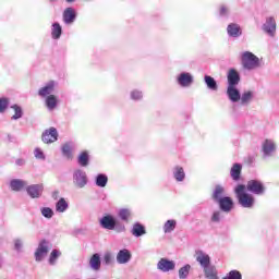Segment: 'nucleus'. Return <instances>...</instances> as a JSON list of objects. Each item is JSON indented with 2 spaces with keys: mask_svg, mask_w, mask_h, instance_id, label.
I'll return each mask as SVG.
<instances>
[{
  "mask_svg": "<svg viewBox=\"0 0 279 279\" xmlns=\"http://www.w3.org/2000/svg\"><path fill=\"white\" fill-rule=\"evenodd\" d=\"M211 221L214 223H219V221H221V211H214L211 216Z\"/></svg>",
  "mask_w": 279,
  "mask_h": 279,
  "instance_id": "48",
  "label": "nucleus"
},
{
  "mask_svg": "<svg viewBox=\"0 0 279 279\" xmlns=\"http://www.w3.org/2000/svg\"><path fill=\"white\" fill-rule=\"evenodd\" d=\"M46 106L48 110H56L58 108V98L56 95H50L46 97Z\"/></svg>",
  "mask_w": 279,
  "mask_h": 279,
  "instance_id": "33",
  "label": "nucleus"
},
{
  "mask_svg": "<svg viewBox=\"0 0 279 279\" xmlns=\"http://www.w3.org/2000/svg\"><path fill=\"white\" fill-rule=\"evenodd\" d=\"M193 82H195V78L193 77V74L189 72H181L177 76V83L179 86H181V88H189Z\"/></svg>",
  "mask_w": 279,
  "mask_h": 279,
  "instance_id": "7",
  "label": "nucleus"
},
{
  "mask_svg": "<svg viewBox=\"0 0 279 279\" xmlns=\"http://www.w3.org/2000/svg\"><path fill=\"white\" fill-rule=\"evenodd\" d=\"M219 16L220 19H230V7L226 4L220 5Z\"/></svg>",
  "mask_w": 279,
  "mask_h": 279,
  "instance_id": "43",
  "label": "nucleus"
},
{
  "mask_svg": "<svg viewBox=\"0 0 279 279\" xmlns=\"http://www.w3.org/2000/svg\"><path fill=\"white\" fill-rule=\"evenodd\" d=\"M241 82V74L236 69L232 68L227 73V86H239Z\"/></svg>",
  "mask_w": 279,
  "mask_h": 279,
  "instance_id": "12",
  "label": "nucleus"
},
{
  "mask_svg": "<svg viewBox=\"0 0 279 279\" xmlns=\"http://www.w3.org/2000/svg\"><path fill=\"white\" fill-rule=\"evenodd\" d=\"M254 100V92L246 90L242 95H240V104L241 106H250Z\"/></svg>",
  "mask_w": 279,
  "mask_h": 279,
  "instance_id": "26",
  "label": "nucleus"
},
{
  "mask_svg": "<svg viewBox=\"0 0 279 279\" xmlns=\"http://www.w3.org/2000/svg\"><path fill=\"white\" fill-rule=\"evenodd\" d=\"M60 256H62V252L58 248H53L50 253L48 263L49 265H56V263H58V258H60Z\"/></svg>",
  "mask_w": 279,
  "mask_h": 279,
  "instance_id": "37",
  "label": "nucleus"
},
{
  "mask_svg": "<svg viewBox=\"0 0 279 279\" xmlns=\"http://www.w3.org/2000/svg\"><path fill=\"white\" fill-rule=\"evenodd\" d=\"M189 274H191V264H185L179 269V279L189 278Z\"/></svg>",
  "mask_w": 279,
  "mask_h": 279,
  "instance_id": "39",
  "label": "nucleus"
},
{
  "mask_svg": "<svg viewBox=\"0 0 279 279\" xmlns=\"http://www.w3.org/2000/svg\"><path fill=\"white\" fill-rule=\"evenodd\" d=\"M11 109L14 110V114L11 117L12 121H19V119H23V108L19 105H12Z\"/></svg>",
  "mask_w": 279,
  "mask_h": 279,
  "instance_id": "35",
  "label": "nucleus"
},
{
  "mask_svg": "<svg viewBox=\"0 0 279 279\" xmlns=\"http://www.w3.org/2000/svg\"><path fill=\"white\" fill-rule=\"evenodd\" d=\"M222 279H243V275H241V271L239 270H231Z\"/></svg>",
  "mask_w": 279,
  "mask_h": 279,
  "instance_id": "45",
  "label": "nucleus"
},
{
  "mask_svg": "<svg viewBox=\"0 0 279 279\" xmlns=\"http://www.w3.org/2000/svg\"><path fill=\"white\" fill-rule=\"evenodd\" d=\"M15 165H16L17 167H23V166H25V159H23V158L16 159V160H15Z\"/></svg>",
  "mask_w": 279,
  "mask_h": 279,
  "instance_id": "50",
  "label": "nucleus"
},
{
  "mask_svg": "<svg viewBox=\"0 0 279 279\" xmlns=\"http://www.w3.org/2000/svg\"><path fill=\"white\" fill-rule=\"evenodd\" d=\"M195 259H196V263L199 264L202 269L209 267L211 265L210 255H208L206 252L202 250L195 251Z\"/></svg>",
  "mask_w": 279,
  "mask_h": 279,
  "instance_id": "10",
  "label": "nucleus"
},
{
  "mask_svg": "<svg viewBox=\"0 0 279 279\" xmlns=\"http://www.w3.org/2000/svg\"><path fill=\"white\" fill-rule=\"evenodd\" d=\"M43 191H45L43 184L26 185V193L32 199H39V197H43Z\"/></svg>",
  "mask_w": 279,
  "mask_h": 279,
  "instance_id": "8",
  "label": "nucleus"
},
{
  "mask_svg": "<svg viewBox=\"0 0 279 279\" xmlns=\"http://www.w3.org/2000/svg\"><path fill=\"white\" fill-rule=\"evenodd\" d=\"M66 210H69V203L66 202V199L60 198L56 203V211L57 213H66Z\"/></svg>",
  "mask_w": 279,
  "mask_h": 279,
  "instance_id": "36",
  "label": "nucleus"
},
{
  "mask_svg": "<svg viewBox=\"0 0 279 279\" xmlns=\"http://www.w3.org/2000/svg\"><path fill=\"white\" fill-rule=\"evenodd\" d=\"M227 34L229 38H240V36H243V31L241 29V25L236 23H230L227 26Z\"/></svg>",
  "mask_w": 279,
  "mask_h": 279,
  "instance_id": "18",
  "label": "nucleus"
},
{
  "mask_svg": "<svg viewBox=\"0 0 279 279\" xmlns=\"http://www.w3.org/2000/svg\"><path fill=\"white\" fill-rule=\"evenodd\" d=\"M131 234L136 239L147 234V230L141 222H135L131 229Z\"/></svg>",
  "mask_w": 279,
  "mask_h": 279,
  "instance_id": "23",
  "label": "nucleus"
},
{
  "mask_svg": "<svg viewBox=\"0 0 279 279\" xmlns=\"http://www.w3.org/2000/svg\"><path fill=\"white\" fill-rule=\"evenodd\" d=\"M99 226L104 230H113L118 234L125 232V225L118 221L117 218L110 214H107L99 219Z\"/></svg>",
  "mask_w": 279,
  "mask_h": 279,
  "instance_id": "1",
  "label": "nucleus"
},
{
  "mask_svg": "<svg viewBox=\"0 0 279 279\" xmlns=\"http://www.w3.org/2000/svg\"><path fill=\"white\" fill-rule=\"evenodd\" d=\"M223 197H226V189L221 185H216L211 194V199L218 204Z\"/></svg>",
  "mask_w": 279,
  "mask_h": 279,
  "instance_id": "22",
  "label": "nucleus"
},
{
  "mask_svg": "<svg viewBox=\"0 0 279 279\" xmlns=\"http://www.w3.org/2000/svg\"><path fill=\"white\" fill-rule=\"evenodd\" d=\"M241 62L243 69L246 71H254L260 66V59L251 51H244L241 54Z\"/></svg>",
  "mask_w": 279,
  "mask_h": 279,
  "instance_id": "3",
  "label": "nucleus"
},
{
  "mask_svg": "<svg viewBox=\"0 0 279 279\" xmlns=\"http://www.w3.org/2000/svg\"><path fill=\"white\" fill-rule=\"evenodd\" d=\"M243 166L241 163H234L230 170V175L234 182H239L241 180V171Z\"/></svg>",
  "mask_w": 279,
  "mask_h": 279,
  "instance_id": "29",
  "label": "nucleus"
},
{
  "mask_svg": "<svg viewBox=\"0 0 279 279\" xmlns=\"http://www.w3.org/2000/svg\"><path fill=\"white\" fill-rule=\"evenodd\" d=\"M41 141L46 143V145L56 143V141H58V129L52 126L46 130L41 135Z\"/></svg>",
  "mask_w": 279,
  "mask_h": 279,
  "instance_id": "9",
  "label": "nucleus"
},
{
  "mask_svg": "<svg viewBox=\"0 0 279 279\" xmlns=\"http://www.w3.org/2000/svg\"><path fill=\"white\" fill-rule=\"evenodd\" d=\"M34 156L37 160H46V156L45 153L43 151V149L40 148H35L34 150Z\"/></svg>",
  "mask_w": 279,
  "mask_h": 279,
  "instance_id": "47",
  "label": "nucleus"
},
{
  "mask_svg": "<svg viewBox=\"0 0 279 279\" xmlns=\"http://www.w3.org/2000/svg\"><path fill=\"white\" fill-rule=\"evenodd\" d=\"M143 90L141 89H132L130 92V98L132 101H141V99H143Z\"/></svg>",
  "mask_w": 279,
  "mask_h": 279,
  "instance_id": "41",
  "label": "nucleus"
},
{
  "mask_svg": "<svg viewBox=\"0 0 279 279\" xmlns=\"http://www.w3.org/2000/svg\"><path fill=\"white\" fill-rule=\"evenodd\" d=\"M14 247L16 252H21L23 250V241L21 239L14 240Z\"/></svg>",
  "mask_w": 279,
  "mask_h": 279,
  "instance_id": "49",
  "label": "nucleus"
},
{
  "mask_svg": "<svg viewBox=\"0 0 279 279\" xmlns=\"http://www.w3.org/2000/svg\"><path fill=\"white\" fill-rule=\"evenodd\" d=\"M72 182L76 189H84L88 184V174L83 169H75L72 173Z\"/></svg>",
  "mask_w": 279,
  "mask_h": 279,
  "instance_id": "4",
  "label": "nucleus"
},
{
  "mask_svg": "<svg viewBox=\"0 0 279 279\" xmlns=\"http://www.w3.org/2000/svg\"><path fill=\"white\" fill-rule=\"evenodd\" d=\"M77 19V12L75 9L69 7L63 11V23L65 25H73Z\"/></svg>",
  "mask_w": 279,
  "mask_h": 279,
  "instance_id": "16",
  "label": "nucleus"
},
{
  "mask_svg": "<svg viewBox=\"0 0 279 279\" xmlns=\"http://www.w3.org/2000/svg\"><path fill=\"white\" fill-rule=\"evenodd\" d=\"M56 86H58V83L56 81H49L45 84L44 87L38 89V96L39 97H49L50 95H53V92L56 90Z\"/></svg>",
  "mask_w": 279,
  "mask_h": 279,
  "instance_id": "13",
  "label": "nucleus"
},
{
  "mask_svg": "<svg viewBox=\"0 0 279 279\" xmlns=\"http://www.w3.org/2000/svg\"><path fill=\"white\" fill-rule=\"evenodd\" d=\"M234 193L236 195L238 203L242 208H254L256 198H254V195L247 193L245 185L238 184L234 189Z\"/></svg>",
  "mask_w": 279,
  "mask_h": 279,
  "instance_id": "2",
  "label": "nucleus"
},
{
  "mask_svg": "<svg viewBox=\"0 0 279 279\" xmlns=\"http://www.w3.org/2000/svg\"><path fill=\"white\" fill-rule=\"evenodd\" d=\"M118 217L122 220V221H128V219H130L132 217V210L128 209V208H122L118 211Z\"/></svg>",
  "mask_w": 279,
  "mask_h": 279,
  "instance_id": "40",
  "label": "nucleus"
},
{
  "mask_svg": "<svg viewBox=\"0 0 279 279\" xmlns=\"http://www.w3.org/2000/svg\"><path fill=\"white\" fill-rule=\"evenodd\" d=\"M262 28L266 34H268V36H275L276 35V20H274V17H268Z\"/></svg>",
  "mask_w": 279,
  "mask_h": 279,
  "instance_id": "19",
  "label": "nucleus"
},
{
  "mask_svg": "<svg viewBox=\"0 0 279 279\" xmlns=\"http://www.w3.org/2000/svg\"><path fill=\"white\" fill-rule=\"evenodd\" d=\"M51 36H52L53 40H60V38L62 36V26L60 25V23L54 22L52 24Z\"/></svg>",
  "mask_w": 279,
  "mask_h": 279,
  "instance_id": "31",
  "label": "nucleus"
},
{
  "mask_svg": "<svg viewBox=\"0 0 279 279\" xmlns=\"http://www.w3.org/2000/svg\"><path fill=\"white\" fill-rule=\"evenodd\" d=\"M227 97L232 104L241 101V90L236 86H227Z\"/></svg>",
  "mask_w": 279,
  "mask_h": 279,
  "instance_id": "17",
  "label": "nucleus"
},
{
  "mask_svg": "<svg viewBox=\"0 0 279 279\" xmlns=\"http://www.w3.org/2000/svg\"><path fill=\"white\" fill-rule=\"evenodd\" d=\"M10 189L15 193L21 192L24 189H27V181L21 179H12L10 181Z\"/></svg>",
  "mask_w": 279,
  "mask_h": 279,
  "instance_id": "20",
  "label": "nucleus"
},
{
  "mask_svg": "<svg viewBox=\"0 0 279 279\" xmlns=\"http://www.w3.org/2000/svg\"><path fill=\"white\" fill-rule=\"evenodd\" d=\"M61 151L65 158H73V146L71 143H65L61 147Z\"/></svg>",
  "mask_w": 279,
  "mask_h": 279,
  "instance_id": "38",
  "label": "nucleus"
},
{
  "mask_svg": "<svg viewBox=\"0 0 279 279\" xmlns=\"http://www.w3.org/2000/svg\"><path fill=\"white\" fill-rule=\"evenodd\" d=\"M77 0H65L66 3H75Z\"/></svg>",
  "mask_w": 279,
  "mask_h": 279,
  "instance_id": "51",
  "label": "nucleus"
},
{
  "mask_svg": "<svg viewBox=\"0 0 279 279\" xmlns=\"http://www.w3.org/2000/svg\"><path fill=\"white\" fill-rule=\"evenodd\" d=\"M10 106V98L8 97H1L0 98V114H3L5 110H8Z\"/></svg>",
  "mask_w": 279,
  "mask_h": 279,
  "instance_id": "44",
  "label": "nucleus"
},
{
  "mask_svg": "<svg viewBox=\"0 0 279 279\" xmlns=\"http://www.w3.org/2000/svg\"><path fill=\"white\" fill-rule=\"evenodd\" d=\"M40 213L45 219H51L53 217V209L51 207H43Z\"/></svg>",
  "mask_w": 279,
  "mask_h": 279,
  "instance_id": "46",
  "label": "nucleus"
},
{
  "mask_svg": "<svg viewBox=\"0 0 279 279\" xmlns=\"http://www.w3.org/2000/svg\"><path fill=\"white\" fill-rule=\"evenodd\" d=\"M77 162L80 167H88L90 162V155H88V150L82 151L78 155Z\"/></svg>",
  "mask_w": 279,
  "mask_h": 279,
  "instance_id": "32",
  "label": "nucleus"
},
{
  "mask_svg": "<svg viewBox=\"0 0 279 279\" xmlns=\"http://www.w3.org/2000/svg\"><path fill=\"white\" fill-rule=\"evenodd\" d=\"M204 275L206 279H219L217 267L213 264L203 268Z\"/></svg>",
  "mask_w": 279,
  "mask_h": 279,
  "instance_id": "25",
  "label": "nucleus"
},
{
  "mask_svg": "<svg viewBox=\"0 0 279 279\" xmlns=\"http://www.w3.org/2000/svg\"><path fill=\"white\" fill-rule=\"evenodd\" d=\"M276 151V144L271 140H266L263 144L264 156H271Z\"/></svg>",
  "mask_w": 279,
  "mask_h": 279,
  "instance_id": "27",
  "label": "nucleus"
},
{
  "mask_svg": "<svg viewBox=\"0 0 279 279\" xmlns=\"http://www.w3.org/2000/svg\"><path fill=\"white\" fill-rule=\"evenodd\" d=\"M95 185L98 189H106L108 186V174L106 173H98L94 179Z\"/></svg>",
  "mask_w": 279,
  "mask_h": 279,
  "instance_id": "24",
  "label": "nucleus"
},
{
  "mask_svg": "<svg viewBox=\"0 0 279 279\" xmlns=\"http://www.w3.org/2000/svg\"><path fill=\"white\" fill-rule=\"evenodd\" d=\"M102 263L106 266L114 265V255L111 252H106L102 257Z\"/></svg>",
  "mask_w": 279,
  "mask_h": 279,
  "instance_id": "42",
  "label": "nucleus"
},
{
  "mask_svg": "<svg viewBox=\"0 0 279 279\" xmlns=\"http://www.w3.org/2000/svg\"><path fill=\"white\" fill-rule=\"evenodd\" d=\"M245 189L248 193H253V195H263L267 191L265 184L258 180H250Z\"/></svg>",
  "mask_w": 279,
  "mask_h": 279,
  "instance_id": "5",
  "label": "nucleus"
},
{
  "mask_svg": "<svg viewBox=\"0 0 279 279\" xmlns=\"http://www.w3.org/2000/svg\"><path fill=\"white\" fill-rule=\"evenodd\" d=\"M177 226H178V221H175L174 219L167 220L163 225L165 234H170V232H173Z\"/></svg>",
  "mask_w": 279,
  "mask_h": 279,
  "instance_id": "34",
  "label": "nucleus"
},
{
  "mask_svg": "<svg viewBox=\"0 0 279 279\" xmlns=\"http://www.w3.org/2000/svg\"><path fill=\"white\" fill-rule=\"evenodd\" d=\"M89 267L94 271H99L101 269V257L99 256L98 253H95L90 259H89Z\"/></svg>",
  "mask_w": 279,
  "mask_h": 279,
  "instance_id": "28",
  "label": "nucleus"
},
{
  "mask_svg": "<svg viewBox=\"0 0 279 279\" xmlns=\"http://www.w3.org/2000/svg\"><path fill=\"white\" fill-rule=\"evenodd\" d=\"M118 265H128L132 260V253L128 248H122L116 256Z\"/></svg>",
  "mask_w": 279,
  "mask_h": 279,
  "instance_id": "14",
  "label": "nucleus"
},
{
  "mask_svg": "<svg viewBox=\"0 0 279 279\" xmlns=\"http://www.w3.org/2000/svg\"><path fill=\"white\" fill-rule=\"evenodd\" d=\"M157 269L162 271V274H168V271H173L175 269V262L168 258H160L157 263Z\"/></svg>",
  "mask_w": 279,
  "mask_h": 279,
  "instance_id": "11",
  "label": "nucleus"
},
{
  "mask_svg": "<svg viewBox=\"0 0 279 279\" xmlns=\"http://www.w3.org/2000/svg\"><path fill=\"white\" fill-rule=\"evenodd\" d=\"M204 82L209 90H213V92L219 90V85L217 84V81L215 80V77L210 75H205Z\"/></svg>",
  "mask_w": 279,
  "mask_h": 279,
  "instance_id": "30",
  "label": "nucleus"
},
{
  "mask_svg": "<svg viewBox=\"0 0 279 279\" xmlns=\"http://www.w3.org/2000/svg\"><path fill=\"white\" fill-rule=\"evenodd\" d=\"M217 204L222 213H231L234 208V201L230 196H225Z\"/></svg>",
  "mask_w": 279,
  "mask_h": 279,
  "instance_id": "15",
  "label": "nucleus"
},
{
  "mask_svg": "<svg viewBox=\"0 0 279 279\" xmlns=\"http://www.w3.org/2000/svg\"><path fill=\"white\" fill-rule=\"evenodd\" d=\"M49 254V241L41 240L35 251L36 263H43L45 256Z\"/></svg>",
  "mask_w": 279,
  "mask_h": 279,
  "instance_id": "6",
  "label": "nucleus"
},
{
  "mask_svg": "<svg viewBox=\"0 0 279 279\" xmlns=\"http://www.w3.org/2000/svg\"><path fill=\"white\" fill-rule=\"evenodd\" d=\"M172 177L177 182H184L186 180V172H184V168L181 166H174L172 168Z\"/></svg>",
  "mask_w": 279,
  "mask_h": 279,
  "instance_id": "21",
  "label": "nucleus"
}]
</instances>
